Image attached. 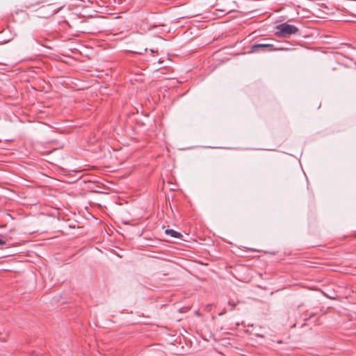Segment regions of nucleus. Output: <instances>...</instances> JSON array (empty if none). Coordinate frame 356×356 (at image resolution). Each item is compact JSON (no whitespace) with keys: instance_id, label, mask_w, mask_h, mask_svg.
<instances>
[{"instance_id":"6e6552de","label":"nucleus","mask_w":356,"mask_h":356,"mask_svg":"<svg viewBox=\"0 0 356 356\" xmlns=\"http://www.w3.org/2000/svg\"><path fill=\"white\" fill-rule=\"evenodd\" d=\"M226 312H227L226 309H224L222 311V312L219 314V315L220 316V315L225 314Z\"/></svg>"},{"instance_id":"39448f33","label":"nucleus","mask_w":356,"mask_h":356,"mask_svg":"<svg viewBox=\"0 0 356 356\" xmlns=\"http://www.w3.org/2000/svg\"><path fill=\"white\" fill-rule=\"evenodd\" d=\"M241 302H241V301H240V300H237V301H236V302H235V301H234V300H228L227 304H228V305H229V306H230V308H229V311H230V312L233 311V310L236 308V307L238 304H240V303H241Z\"/></svg>"},{"instance_id":"f257e3e1","label":"nucleus","mask_w":356,"mask_h":356,"mask_svg":"<svg viewBox=\"0 0 356 356\" xmlns=\"http://www.w3.org/2000/svg\"><path fill=\"white\" fill-rule=\"evenodd\" d=\"M50 0H38L35 3H31L25 6V8L30 9L35 6H39L42 3H47L40 7V13L38 17L42 18H49L54 15L62 8V6L57 5L56 3H50Z\"/></svg>"},{"instance_id":"20e7f679","label":"nucleus","mask_w":356,"mask_h":356,"mask_svg":"<svg viewBox=\"0 0 356 356\" xmlns=\"http://www.w3.org/2000/svg\"><path fill=\"white\" fill-rule=\"evenodd\" d=\"M165 233L168 235H170V236L173 237V238H182V234L179 232H177L174 229H167L165 231Z\"/></svg>"},{"instance_id":"f03ea898","label":"nucleus","mask_w":356,"mask_h":356,"mask_svg":"<svg viewBox=\"0 0 356 356\" xmlns=\"http://www.w3.org/2000/svg\"><path fill=\"white\" fill-rule=\"evenodd\" d=\"M275 35L280 38H288L291 35L299 33V29L294 25L289 24L287 22L282 23L275 26Z\"/></svg>"},{"instance_id":"423d86ee","label":"nucleus","mask_w":356,"mask_h":356,"mask_svg":"<svg viewBox=\"0 0 356 356\" xmlns=\"http://www.w3.org/2000/svg\"><path fill=\"white\" fill-rule=\"evenodd\" d=\"M316 316V314L315 313H311L308 318H305V321H308V320H310L312 319L313 317H314Z\"/></svg>"},{"instance_id":"0eeeda50","label":"nucleus","mask_w":356,"mask_h":356,"mask_svg":"<svg viewBox=\"0 0 356 356\" xmlns=\"http://www.w3.org/2000/svg\"><path fill=\"white\" fill-rule=\"evenodd\" d=\"M6 241L4 240L2 237H0V245H6Z\"/></svg>"},{"instance_id":"1a4fd4ad","label":"nucleus","mask_w":356,"mask_h":356,"mask_svg":"<svg viewBox=\"0 0 356 356\" xmlns=\"http://www.w3.org/2000/svg\"><path fill=\"white\" fill-rule=\"evenodd\" d=\"M352 77H353V79H356V74H353V76H352Z\"/></svg>"},{"instance_id":"9d476101","label":"nucleus","mask_w":356,"mask_h":356,"mask_svg":"<svg viewBox=\"0 0 356 356\" xmlns=\"http://www.w3.org/2000/svg\"><path fill=\"white\" fill-rule=\"evenodd\" d=\"M354 236L356 237V233L354 234Z\"/></svg>"},{"instance_id":"7ed1b4c3","label":"nucleus","mask_w":356,"mask_h":356,"mask_svg":"<svg viewBox=\"0 0 356 356\" xmlns=\"http://www.w3.org/2000/svg\"><path fill=\"white\" fill-rule=\"evenodd\" d=\"M282 49V48H276L272 44L266 43H254L250 47V52L256 53L259 51H274Z\"/></svg>"}]
</instances>
